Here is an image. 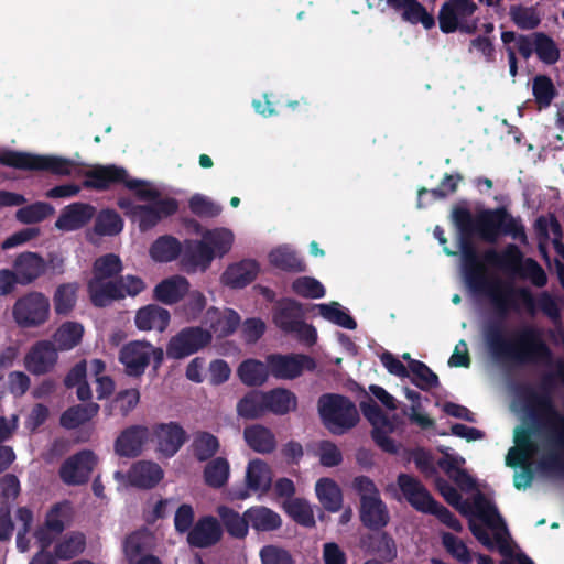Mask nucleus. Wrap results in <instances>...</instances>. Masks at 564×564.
<instances>
[{"mask_svg": "<svg viewBox=\"0 0 564 564\" xmlns=\"http://www.w3.org/2000/svg\"><path fill=\"white\" fill-rule=\"evenodd\" d=\"M217 514L221 525L231 538L242 540L248 535L249 520L246 517V511L240 514L230 507L219 506Z\"/></svg>", "mask_w": 564, "mask_h": 564, "instance_id": "nucleus-41", "label": "nucleus"}, {"mask_svg": "<svg viewBox=\"0 0 564 564\" xmlns=\"http://www.w3.org/2000/svg\"><path fill=\"white\" fill-rule=\"evenodd\" d=\"M265 411L276 416H283L297 410L296 394L286 388H273L264 391Z\"/></svg>", "mask_w": 564, "mask_h": 564, "instance_id": "nucleus-35", "label": "nucleus"}, {"mask_svg": "<svg viewBox=\"0 0 564 564\" xmlns=\"http://www.w3.org/2000/svg\"><path fill=\"white\" fill-rule=\"evenodd\" d=\"M47 269V263L36 252L25 251L17 256L13 261V270L21 285H28L42 276Z\"/></svg>", "mask_w": 564, "mask_h": 564, "instance_id": "nucleus-28", "label": "nucleus"}, {"mask_svg": "<svg viewBox=\"0 0 564 564\" xmlns=\"http://www.w3.org/2000/svg\"><path fill=\"white\" fill-rule=\"evenodd\" d=\"M270 263L286 272L301 273L306 271L305 262L296 254V252L288 248H276L269 253Z\"/></svg>", "mask_w": 564, "mask_h": 564, "instance_id": "nucleus-57", "label": "nucleus"}, {"mask_svg": "<svg viewBox=\"0 0 564 564\" xmlns=\"http://www.w3.org/2000/svg\"><path fill=\"white\" fill-rule=\"evenodd\" d=\"M246 486L253 492L267 494L272 486V470L262 459L249 462L246 470Z\"/></svg>", "mask_w": 564, "mask_h": 564, "instance_id": "nucleus-39", "label": "nucleus"}, {"mask_svg": "<svg viewBox=\"0 0 564 564\" xmlns=\"http://www.w3.org/2000/svg\"><path fill=\"white\" fill-rule=\"evenodd\" d=\"M359 518L365 528L380 531L388 525L390 513L381 497H365L360 502Z\"/></svg>", "mask_w": 564, "mask_h": 564, "instance_id": "nucleus-27", "label": "nucleus"}, {"mask_svg": "<svg viewBox=\"0 0 564 564\" xmlns=\"http://www.w3.org/2000/svg\"><path fill=\"white\" fill-rule=\"evenodd\" d=\"M141 394L137 388H128L118 391L104 406L106 416L120 415L127 417L140 403Z\"/></svg>", "mask_w": 564, "mask_h": 564, "instance_id": "nucleus-38", "label": "nucleus"}, {"mask_svg": "<svg viewBox=\"0 0 564 564\" xmlns=\"http://www.w3.org/2000/svg\"><path fill=\"white\" fill-rule=\"evenodd\" d=\"M387 4L395 11H402V19L412 24L421 23L425 29L435 25V20L417 0H387Z\"/></svg>", "mask_w": 564, "mask_h": 564, "instance_id": "nucleus-36", "label": "nucleus"}, {"mask_svg": "<svg viewBox=\"0 0 564 564\" xmlns=\"http://www.w3.org/2000/svg\"><path fill=\"white\" fill-rule=\"evenodd\" d=\"M409 371L411 382L423 391H430L440 386L438 376L423 361L410 359Z\"/></svg>", "mask_w": 564, "mask_h": 564, "instance_id": "nucleus-58", "label": "nucleus"}, {"mask_svg": "<svg viewBox=\"0 0 564 564\" xmlns=\"http://www.w3.org/2000/svg\"><path fill=\"white\" fill-rule=\"evenodd\" d=\"M55 213L54 207L46 202H35L17 210L15 218L25 225L41 223Z\"/></svg>", "mask_w": 564, "mask_h": 564, "instance_id": "nucleus-64", "label": "nucleus"}, {"mask_svg": "<svg viewBox=\"0 0 564 564\" xmlns=\"http://www.w3.org/2000/svg\"><path fill=\"white\" fill-rule=\"evenodd\" d=\"M170 321V312L156 304H149L139 308L134 317L137 328L145 332H164L167 328Z\"/></svg>", "mask_w": 564, "mask_h": 564, "instance_id": "nucleus-33", "label": "nucleus"}, {"mask_svg": "<svg viewBox=\"0 0 564 564\" xmlns=\"http://www.w3.org/2000/svg\"><path fill=\"white\" fill-rule=\"evenodd\" d=\"M94 218L93 231L99 237H113L123 230L124 221L115 209H100Z\"/></svg>", "mask_w": 564, "mask_h": 564, "instance_id": "nucleus-44", "label": "nucleus"}, {"mask_svg": "<svg viewBox=\"0 0 564 564\" xmlns=\"http://www.w3.org/2000/svg\"><path fill=\"white\" fill-rule=\"evenodd\" d=\"M318 412L324 425L335 435H341L359 422V414L349 398L335 393L318 399Z\"/></svg>", "mask_w": 564, "mask_h": 564, "instance_id": "nucleus-6", "label": "nucleus"}, {"mask_svg": "<svg viewBox=\"0 0 564 564\" xmlns=\"http://www.w3.org/2000/svg\"><path fill=\"white\" fill-rule=\"evenodd\" d=\"M397 482L406 501L415 510L435 516L440 522L457 533L463 531L459 519L448 508L435 500L419 479L408 474H400Z\"/></svg>", "mask_w": 564, "mask_h": 564, "instance_id": "nucleus-3", "label": "nucleus"}, {"mask_svg": "<svg viewBox=\"0 0 564 564\" xmlns=\"http://www.w3.org/2000/svg\"><path fill=\"white\" fill-rule=\"evenodd\" d=\"M478 6L474 0H447L438 12V24L443 33L449 34L457 31L459 21L474 15Z\"/></svg>", "mask_w": 564, "mask_h": 564, "instance_id": "nucleus-21", "label": "nucleus"}, {"mask_svg": "<svg viewBox=\"0 0 564 564\" xmlns=\"http://www.w3.org/2000/svg\"><path fill=\"white\" fill-rule=\"evenodd\" d=\"M163 476L164 473L161 466L149 460L134 463L128 473L130 485L141 489L154 488Z\"/></svg>", "mask_w": 564, "mask_h": 564, "instance_id": "nucleus-32", "label": "nucleus"}, {"mask_svg": "<svg viewBox=\"0 0 564 564\" xmlns=\"http://www.w3.org/2000/svg\"><path fill=\"white\" fill-rule=\"evenodd\" d=\"M270 373L268 365L256 359H247L242 361L238 369L237 375L241 382L248 387L262 386Z\"/></svg>", "mask_w": 564, "mask_h": 564, "instance_id": "nucleus-54", "label": "nucleus"}, {"mask_svg": "<svg viewBox=\"0 0 564 564\" xmlns=\"http://www.w3.org/2000/svg\"><path fill=\"white\" fill-rule=\"evenodd\" d=\"M84 327L77 322H64L53 334V341L57 350L66 351L80 344Z\"/></svg>", "mask_w": 564, "mask_h": 564, "instance_id": "nucleus-49", "label": "nucleus"}, {"mask_svg": "<svg viewBox=\"0 0 564 564\" xmlns=\"http://www.w3.org/2000/svg\"><path fill=\"white\" fill-rule=\"evenodd\" d=\"M182 252L180 240L171 235H164L155 239L150 249V257L155 262L167 263L174 261Z\"/></svg>", "mask_w": 564, "mask_h": 564, "instance_id": "nucleus-47", "label": "nucleus"}, {"mask_svg": "<svg viewBox=\"0 0 564 564\" xmlns=\"http://www.w3.org/2000/svg\"><path fill=\"white\" fill-rule=\"evenodd\" d=\"M119 362L124 368V373L132 378H140L153 360V369L156 371L164 360V351L161 347H154L145 340H132L124 344L118 356Z\"/></svg>", "mask_w": 564, "mask_h": 564, "instance_id": "nucleus-8", "label": "nucleus"}, {"mask_svg": "<svg viewBox=\"0 0 564 564\" xmlns=\"http://www.w3.org/2000/svg\"><path fill=\"white\" fill-rule=\"evenodd\" d=\"M85 546V535L80 532H72L55 545L54 553L56 558L67 561L83 553Z\"/></svg>", "mask_w": 564, "mask_h": 564, "instance_id": "nucleus-61", "label": "nucleus"}, {"mask_svg": "<svg viewBox=\"0 0 564 564\" xmlns=\"http://www.w3.org/2000/svg\"><path fill=\"white\" fill-rule=\"evenodd\" d=\"M485 344L495 359L501 365L519 366V347L521 344L519 328L510 338L503 333L501 321H489L482 330Z\"/></svg>", "mask_w": 564, "mask_h": 564, "instance_id": "nucleus-9", "label": "nucleus"}, {"mask_svg": "<svg viewBox=\"0 0 564 564\" xmlns=\"http://www.w3.org/2000/svg\"><path fill=\"white\" fill-rule=\"evenodd\" d=\"M123 271V263L116 253H106L95 259L91 267V278L97 280L118 279Z\"/></svg>", "mask_w": 564, "mask_h": 564, "instance_id": "nucleus-52", "label": "nucleus"}, {"mask_svg": "<svg viewBox=\"0 0 564 564\" xmlns=\"http://www.w3.org/2000/svg\"><path fill=\"white\" fill-rule=\"evenodd\" d=\"M158 451L165 457H173L187 441V433L177 422L158 423L152 429Z\"/></svg>", "mask_w": 564, "mask_h": 564, "instance_id": "nucleus-24", "label": "nucleus"}, {"mask_svg": "<svg viewBox=\"0 0 564 564\" xmlns=\"http://www.w3.org/2000/svg\"><path fill=\"white\" fill-rule=\"evenodd\" d=\"M189 282L185 276L172 275L158 283L153 290V297L165 305H174L189 291Z\"/></svg>", "mask_w": 564, "mask_h": 564, "instance_id": "nucleus-30", "label": "nucleus"}, {"mask_svg": "<svg viewBox=\"0 0 564 564\" xmlns=\"http://www.w3.org/2000/svg\"><path fill=\"white\" fill-rule=\"evenodd\" d=\"M463 180L464 177L459 173H446L436 188L427 189L425 187H421L417 191V207L423 208L425 206L423 204V196L426 194H431L434 200L445 199L449 195H453L454 193L457 192L458 184Z\"/></svg>", "mask_w": 564, "mask_h": 564, "instance_id": "nucleus-55", "label": "nucleus"}, {"mask_svg": "<svg viewBox=\"0 0 564 564\" xmlns=\"http://www.w3.org/2000/svg\"><path fill=\"white\" fill-rule=\"evenodd\" d=\"M87 293L90 303L98 308L107 307L116 301L123 300V293L118 285L117 279H89L87 282Z\"/></svg>", "mask_w": 564, "mask_h": 564, "instance_id": "nucleus-29", "label": "nucleus"}, {"mask_svg": "<svg viewBox=\"0 0 564 564\" xmlns=\"http://www.w3.org/2000/svg\"><path fill=\"white\" fill-rule=\"evenodd\" d=\"M212 339L210 330L199 326L184 327L170 339L166 354L170 358L183 359L208 346Z\"/></svg>", "mask_w": 564, "mask_h": 564, "instance_id": "nucleus-14", "label": "nucleus"}, {"mask_svg": "<svg viewBox=\"0 0 564 564\" xmlns=\"http://www.w3.org/2000/svg\"><path fill=\"white\" fill-rule=\"evenodd\" d=\"M270 375L276 379L292 380L300 377L304 370L314 371L316 361L304 354H272L267 357Z\"/></svg>", "mask_w": 564, "mask_h": 564, "instance_id": "nucleus-16", "label": "nucleus"}, {"mask_svg": "<svg viewBox=\"0 0 564 564\" xmlns=\"http://www.w3.org/2000/svg\"><path fill=\"white\" fill-rule=\"evenodd\" d=\"M15 323L24 328L43 325L50 316V301L41 292H30L18 299L12 310Z\"/></svg>", "mask_w": 564, "mask_h": 564, "instance_id": "nucleus-12", "label": "nucleus"}, {"mask_svg": "<svg viewBox=\"0 0 564 564\" xmlns=\"http://www.w3.org/2000/svg\"><path fill=\"white\" fill-rule=\"evenodd\" d=\"M545 451L538 467L547 476L564 478V432L545 433Z\"/></svg>", "mask_w": 564, "mask_h": 564, "instance_id": "nucleus-19", "label": "nucleus"}, {"mask_svg": "<svg viewBox=\"0 0 564 564\" xmlns=\"http://www.w3.org/2000/svg\"><path fill=\"white\" fill-rule=\"evenodd\" d=\"M533 227L539 240V250L543 257L547 258L546 243L550 239V231L554 236L552 241H561L563 236L561 223L554 214H550L549 217L541 215L535 219Z\"/></svg>", "mask_w": 564, "mask_h": 564, "instance_id": "nucleus-42", "label": "nucleus"}, {"mask_svg": "<svg viewBox=\"0 0 564 564\" xmlns=\"http://www.w3.org/2000/svg\"><path fill=\"white\" fill-rule=\"evenodd\" d=\"M214 259L209 246L202 237L200 240L188 242L182 257V264L188 273L197 270L205 272Z\"/></svg>", "mask_w": 564, "mask_h": 564, "instance_id": "nucleus-31", "label": "nucleus"}, {"mask_svg": "<svg viewBox=\"0 0 564 564\" xmlns=\"http://www.w3.org/2000/svg\"><path fill=\"white\" fill-rule=\"evenodd\" d=\"M451 219L458 230L462 256L476 250L473 241L475 236L488 243H496L501 236H510L521 243L528 242L521 219L513 217L503 206L484 208L473 215L467 202L462 200L453 206Z\"/></svg>", "mask_w": 564, "mask_h": 564, "instance_id": "nucleus-1", "label": "nucleus"}, {"mask_svg": "<svg viewBox=\"0 0 564 564\" xmlns=\"http://www.w3.org/2000/svg\"><path fill=\"white\" fill-rule=\"evenodd\" d=\"M99 410L100 406L96 402L73 405L61 415V425L67 430L76 429L96 416Z\"/></svg>", "mask_w": 564, "mask_h": 564, "instance_id": "nucleus-48", "label": "nucleus"}, {"mask_svg": "<svg viewBox=\"0 0 564 564\" xmlns=\"http://www.w3.org/2000/svg\"><path fill=\"white\" fill-rule=\"evenodd\" d=\"M220 449L219 438L210 432L197 431L193 434L191 451L194 458L199 463L215 458Z\"/></svg>", "mask_w": 564, "mask_h": 564, "instance_id": "nucleus-43", "label": "nucleus"}, {"mask_svg": "<svg viewBox=\"0 0 564 564\" xmlns=\"http://www.w3.org/2000/svg\"><path fill=\"white\" fill-rule=\"evenodd\" d=\"M482 260L506 273L529 279L536 288H543L547 283V275L539 262L533 258H524L521 249L514 243H508L501 251L486 250Z\"/></svg>", "mask_w": 564, "mask_h": 564, "instance_id": "nucleus-2", "label": "nucleus"}, {"mask_svg": "<svg viewBox=\"0 0 564 564\" xmlns=\"http://www.w3.org/2000/svg\"><path fill=\"white\" fill-rule=\"evenodd\" d=\"M463 257L464 279L468 289L474 292L482 286V283L489 279L484 263L480 261L477 250L465 253Z\"/></svg>", "mask_w": 564, "mask_h": 564, "instance_id": "nucleus-46", "label": "nucleus"}, {"mask_svg": "<svg viewBox=\"0 0 564 564\" xmlns=\"http://www.w3.org/2000/svg\"><path fill=\"white\" fill-rule=\"evenodd\" d=\"M243 438L247 445L256 453L270 454L276 447L274 434L269 427L262 424L246 426L243 430Z\"/></svg>", "mask_w": 564, "mask_h": 564, "instance_id": "nucleus-40", "label": "nucleus"}, {"mask_svg": "<svg viewBox=\"0 0 564 564\" xmlns=\"http://www.w3.org/2000/svg\"><path fill=\"white\" fill-rule=\"evenodd\" d=\"M314 307L318 308L323 318L332 322L333 324L350 330L357 328V322L346 311H344L337 302L317 304L314 305Z\"/></svg>", "mask_w": 564, "mask_h": 564, "instance_id": "nucleus-63", "label": "nucleus"}, {"mask_svg": "<svg viewBox=\"0 0 564 564\" xmlns=\"http://www.w3.org/2000/svg\"><path fill=\"white\" fill-rule=\"evenodd\" d=\"M306 310L294 299L282 297L272 308L274 325L285 334H294L299 340L313 345L317 339V332L313 325L305 323Z\"/></svg>", "mask_w": 564, "mask_h": 564, "instance_id": "nucleus-5", "label": "nucleus"}, {"mask_svg": "<svg viewBox=\"0 0 564 564\" xmlns=\"http://www.w3.org/2000/svg\"><path fill=\"white\" fill-rule=\"evenodd\" d=\"M58 359L57 348L51 340H39L24 357V366L32 375H46L53 370Z\"/></svg>", "mask_w": 564, "mask_h": 564, "instance_id": "nucleus-23", "label": "nucleus"}, {"mask_svg": "<svg viewBox=\"0 0 564 564\" xmlns=\"http://www.w3.org/2000/svg\"><path fill=\"white\" fill-rule=\"evenodd\" d=\"M203 478L205 484L214 489H220L228 482L230 476V464L223 456L215 457L205 462Z\"/></svg>", "mask_w": 564, "mask_h": 564, "instance_id": "nucleus-45", "label": "nucleus"}, {"mask_svg": "<svg viewBox=\"0 0 564 564\" xmlns=\"http://www.w3.org/2000/svg\"><path fill=\"white\" fill-rule=\"evenodd\" d=\"M283 509L285 513L297 524L305 528L315 527V518L314 512L308 503V501L304 498H292L283 503Z\"/></svg>", "mask_w": 564, "mask_h": 564, "instance_id": "nucleus-56", "label": "nucleus"}, {"mask_svg": "<svg viewBox=\"0 0 564 564\" xmlns=\"http://www.w3.org/2000/svg\"><path fill=\"white\" fill-rule=\"evenodd\" d=\"M316 496L322 506L329 512H337L343 505L339 486L330 478H321L315 486Z\"/></svg>", "mask_w": 564, "mask_h": 564, "instance_id": "nucleus-51", "label": "nucleus"}, {"mask_svg": "<svg viewBox=\"0 0 564 564\" xmlns=\"http://www.w3.org/2000/svg\"><path fill=\"white\" fill-rule=\"evenodd\" d=\"M150 436L151 432L148 426L130 425L117 436L113 444L115 453L120 457L135 458L141 455Z\"/></svg>", "mask_w": 564, "mask_h": 564, "instance_id": "nucleus-22", "label": "nucleus"}, {"mask_svg": "<svg viewBox=\"0 0 564 564\" xmlns=\"http://www.w3.org/2000/svg\"><path fill=\"white\" fill-rule=\"evenodd\" d=\"M518 291L519 288L513 286L511 283L498 278H489L482 283L480 289L475 290L473 293L488 297L496 314L502 321L510 312L519 311Z\"/></svg>", "mask_w": 564, "mask_h": 564, "instance_id": "nucleus-11", "label": "nucleus"}, {"mask_svg": "<svg viewBox=\"0 0 564 564\" xmlns=\"http://www.w3.org/2000/svg\"><path fill=\"white\" fill-rule=\"evenodd\" d=\"M78 284L76 282L63 283L57 286L54 296V310L57 315L66 316L75 307L77 301Z\"/></svg>", "mask_w": 564, "mask_h": 564, "instance_id": "nucleus-59", "label": "nucleus"}, {"mask_svg": "<svg viewBox=\"0 0 564 564\" xmlns=\"http://www.w3.org/2000/svg\"><path fill=\"white\" fill-rule=\"evenodd\" d=\"M96 207L88 203L75 202L65 206L55 221L62 231H75L86 227L95 217Z\"/></svg>", "mask_w": 564, "mask_h": 564, "instance_id": "nucleus-25", "label": "nucleus"}, {"mask_svg": "<svg viewBox=\"0 0 564 564\" xmlns=\"http://www.w3.org/2000/svg\"><path fill=\"white\" fill-rule=\"evenodd\" d=\"M84 175L82 186L87 189L102 192L112 185L123 184L127 188L134 191L139 199H154L159 196V191L145 188L148 186L145 181L129 178L127 170L122 166L97 165L85 171Z\"/></svg>", "mask_w": 564, "mask_h": 564, "instance_id": "nucleus-4", "label": "nucleus"}, {"mask_svg": "<svg viewBox=\"0 0 564 564\" xmlns=\"http://www.w3.org/2000/svg\"><path fill=\"white\" fill-rule=\"evenodd\" d=\"M249 528L256 532H272L282 527L281 516L265 506H252L246 510Z\"/></svg>", "mask_w": 564, "mask_h": 564, "instance_id": "nucleus-37", "label": "nucleus"}, {"mask_svg": "<svg viewBox=\"0 0 564 564\" xmlns=\"http://www.w3.org/2000/svg\"><path fill=\"white\" fill-rule=\"evenodd\" d=\"M223 531L216 518H200L187 534V542L193 547L205 549L220 541Z\"/></svg>", "mask_w": 564, "mask_h": 564, "instance_id": "nucleus-26", "label": "nucleus"}, {"mask_svg": "<svg viewBox=\"0 0 564 564\" xmlns=\"http://www.w3.org/2000/svg\"><path fill=\"white\" fill-rule=\"evenodd\" d=\"M475 508L477 517L484 521L488 528L491 530L502 531L503 534L496 532L495 540L499 552L502 555H510L511 549L507 539L509 535L508 528L496 505L482 495H479L475 499Z\"/></svg>", "mask_w": 564, "mask_h": 564, "instance_id": "nucleus-18", "label": "nucleus"}, {"mask_svg": "<svg viewBox=\"0 0 564 564\" xmlns=\"http://www.w3.org/2000/svg\"><path fill=\"white\" fill-rule=\"evenodd\" d=\"M554 387V375L549 372L542 377L541 392L530 391L528 401L533 404L542 414L545 433L563 432L564 433V414H562L554 405L551 391Z\"/></svg>", "mask_w": 564, "mask_h": 564, "instance_id": "nucleus-13", "label": "nucleus"}, {"mask_svg": "<svg viewBox=\"0 0 564 564\" xmlns=\"http://www.w3.org/2000/svg\"><path fill=\"white\" fill-rule=\"evenodd\" d=\"M360 410L364 416L372 425L371 437L373 442L386 453L397 454L398 446L388 434L392 433L394 426L388 415L371 399L360 402Z\"/></svg>", "mask_w": 564, "mask_h": 564, "instance_id": "nucleus-15", "label": "nucleus"}, {"mask_svg": "<svg viewBox=\"0 0 564 564\" xmlns=\"http://www.w3.org/2000/svg\"><path fill=\"white\" fill-rule=\"evenodd\" d=\"M237 413L246 420H257L267 413L264 391L251 390L237 403Z\"/></svg>", "mask_w": 564, "mask_h": 564, "instance_id": "nucleus-50", "label": "nucleus"}, {"mask_svg": "<svg viewBox=\"0 0 564 564\" xmlns=\"http://www.w3.org/2000/svg\"><path fill=\"white\" fill-rule=\"evenodd\" d=\"M259 264L254 260H242L230 264L221 275L225 285L241 289L250 284L258 275Z\"/></svg>", "mask_w": 564, "mask_h": 564, "instance_id": "nucleus-34", "label": "nucleus"}, {"mask_svg": "<svg viewBox=\"0 0 564 564\" xmlns=\"http://www.w3.org/2000/svg\"><path fill=\"white\" fill-rule=\"evenodd\" d=\"M511 21L520 30H534L541 24V17L535 7L513 4L509 9Z\"/></svg>", "mask_w": 564, "mask_h": 564, "instance_id": "nucleus-62", "label": "nucleus"}, {"mask_svg": "<svg viewBox=\"0 0 564 564\" xmlns=\"http://www.w3.org/2000/svg\"><path fill=\"white\" fill-rule=\"evenodd\" d=\"M0 164L23 171H47L59 176H69L77 167V164L70 159L14 150L2 151L0 153Z\"/></svg>", "mask_w": 564, "mask_h": 564, "instance_id": "nucleus-7", "label": "nucleus"}, {"mask_svg": "<svg viewBox=\"0 0 564 564\" xmlns=\"http://www.w3.org/2000/svg\"><path fill=\"white\" fill-rule=\"evenodd\" d=\"M150 205L137 207V215L133 221H138L141 231H148L155 227L163 218L174 215L178 210V202L175 198H160V195L152 199Z\"/></svg>", "mask_w": 564, "mask_h": 564, "instance_id": "nucleus-20", "label": "nucleus"}, {"mask_svg": "<svg viewBox=\"0 0 564 564\" xmlns=\"http://www.w3.org/2000/svg\"><path fill=\"white\" fill-rule=\"evenodd\" d=\"M204 240L209 246L214 258L224 257L229 252L234 242V235L229 229L216 228L213 230H206L203 234Z\"/></svg>", "mask_w": 564, "mask_h": 564, "instance_id": "nucleus-60", "label": "nucleus"}, {"mask_svg": "<svg viewBox=\"0 0 564 564\" xmlns=\"http://www.w3.org/2000/svg\"><path fill=\"white\" fill-rule=\"evenodd\" d=\"M521 344L519 347V366L542 365L550 366L554 354L543 338L542 329L534 325H524L519 328Z\"/></svg>", "mask_w": 564, "mask_h": 564, "instance_id": "nucleus-10", "label": "nucleus"}, {"mask_svg": "<svg viewBox=\"0 0 564 564\" xmlns=\"http://www.w3.org/2000/svg\"><path fill=\"white\" fill-rule=\"evenodd\" d=\"M210 318V328L218 337H227L231 335L240 324V316L234 310H227L220 313L217 308L212 307L207 311Z\"/></svg>", "mask_w": 564, "mask_h": 564, "instance_id": "nucleus-53", "label": "nucleus"}, {"mask_svg": "<svg viewBox=\"0 0 564 564\" xmlns=\"http://www.w3.org/2000/svg\"><path fill=\"white\" fill-rule=\"evenodd\" d=\"M97 464L98 457L93 451H79L64 460L59 467V477L68 486L84 485Z\"/></svg>", "mask_w": 564, "mask_h": 564, "instance_id": "nucleus-17", "label": "nucleus"}]
</instances>
